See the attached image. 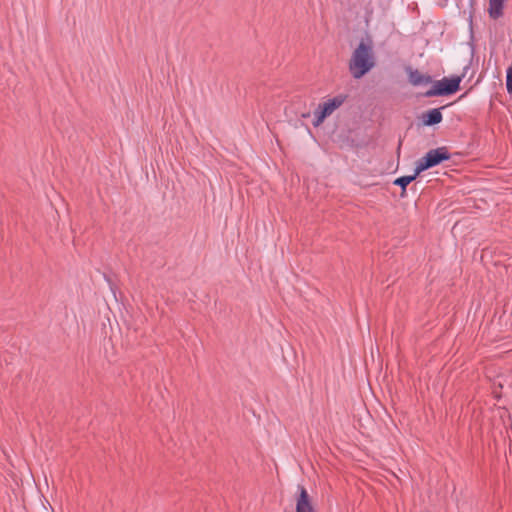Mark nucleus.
Instances as JSON below:
<instances>
[{
  "instance_id": "f257e3e1",
  "label": "nucleus",
  "mask_w": 512,
  "mask_h": 512,
  "mask_svg": "<svg viewBox=\"0 0 512 512\" xmlns=\"http://www.w3.org/2000/svg\"><path fill=\"white\" fill-rule=\"evenodd\" d=\"M374 66V58L372 47L368 43L360 42L358 47L354 50L350 63L349 70L355 79H360L368 73Z\"/></svg>"
},
{
  "instance_id": "f03ea898",
  "label": "nucleus",
  "mask_w": 512,
  "mask_h": 512,
  "mask_svg": "<svg viewBox=\"0 0 512 512\" xmlns=\"http://www.w3.org/2000/svg\"><path fill=\"white\" fill-rule=\"evenodd\" d=\"M347 99V95L338 94L332 98L325 100L320 103L318 107L315 109L313 116V125L315 127L319 126L323 121L333 114L338 108H340Z\"/></svg>"
},
{
  "instance_id": "7ed1b4c3",
  "label": "nucleus",
  "mask_w": 512,
  "mask_h": 512,
  "mask_svg": "<svg viewBox=\"0 0 512 512\" xmlns=\"http://www.w3.org/2000/svg\"><path fill=\"white\" fill-rule=\"evenodd\" d=\"M451 157L450 153L445 147H438L428 151L417 163H416V174L439 165L443 161L449 160Z\"/></svg>"
},
{
  "instance_id": "20e7f679",
  "label": "nucleus",
  "mask_w": 512,
  "mask_h": 512,
  "mask_svg": "<svg viewBox=\"0 0 512 512\" xmlns=\"http://www.w3.org/2000/svg\"><path fill=\"white\" fill-rule=\"evenodd\" d=\"M460 77L443 78L437 81L433 87L426 92V96H442L455 93L459 89Z\"/></svg>"
},
{
  "instance_id": "39448f33",
  "label": "nucleus",
  "mask_w": 512,
  "mask_h": 512,
  "mask_svg": "<svg viewBox=\"0 0 512 512\" xmlns=\"http://www.w3.org/2000/svg\"><path fill=\"white\" fill-rule=\"evenodd\" d=\"M295 512H316L312 500L304 487H299V496L296 500Z\"/></svg>"
},
{
  "instance_id": "423d86ee",
  "label": "nucleus",
  "mask_w": 512,
  "mask_h": 512,
  "mask_svg": "<svg viewBox=\"0 0 512 512\" xmlns=\"http://www.w3.org/2000/svg\"><path fill=\"white\" fill-rule=\"evenodd\" d=\"M407 74L410 83L414 86H420L431 82V77L429 75L421 74L416 69H412L410 67L407 68Z\"/></svg>"
},
{
  "instance_id": "0eeeda50",
  "label": "nucleus",
  "mask_w": 512,
  "mask_h": 512,
  "mask_svg": "<svg viewBox=\"0 0 512 512\" xmlns=\"http://www.w3.org/2000/svg\"><path fill=\"white\" fill-rule=\"evenodd\" d=\"M441 121H442L441 108H434V109L429 110L426 113L423 123L426 126H432V125H436V124L440 123Z\"/></svg>"
},
{
  "instance_id": "6e6552de",
  "label": "nucleus",
  "mask_w": 512,
  "mask_h": 512,
  "mask_svg": "<svg viewBox=\"0 0 512 512\" xmlns=\"http://www.w3.org/2000/svg\"><path fill=\"white\" fill-rule=\"evenodd\" d=\"M505 0H489V15L493 19H498L503 15Z\"/></svg>"
},
{
  "instance_id": "1a4fd4ad",
  "label": "nucleus",
  "mask_w": 512,
  "mask_h": 512,
  "mask_svg": "<svg viewBox=\"0 0 512 512\" xmlns=\"http://www.w3.org/2000/svg\"><path fill=\"white\" fill-rule=\"evenodd\" d=\"M416 169L412 175L402 176L394 180V184L401 187L403 190L418 176Z\"/></svg>"
},
{
  "instance_id": "9d476101",
  "label": "nucleus",
  "mask_w": 512,
  "mask_h": 512,
  "mask_svg": "<svg viewBox=\"0 0 512 512\" xmlns=\"http://www.w3.org/2000/svg\"><path fill=\"white\" fill-rule=\"evenodd\" d=\"M506 89L509 94H512V63L506 70Z\"/></svg>"
}]
</instances>
